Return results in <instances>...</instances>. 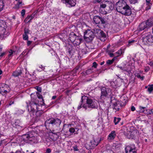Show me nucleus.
Listing matches in <instances>:
<instances>
[{
    "label": "nucleus",
    "instance_id": "6e6d98bb",
    "mask_svg": "<svg viewBox=\"0 0 153 153\" xmlns=\"http://www.w3.org/2000/svg\"><path fill=\"white\" fill-rule=\"evenodd\" d=\"M51 152V149L49 148H48L47 149L46 152L45 153H50Z\"/></svg>",
    "mask_w": 153,
    "mask_h": 153
},
{
    "label": "nucleus",
    "instance_id": "a878e982",
    "mask_svg": "<svg viewBox=\"0 0 153 153\" xmlns=\"http://www.w3.org/2000/svg\"><path fill=\"white\" fill-rule=\"evenodd\" d=\"M125 135L129 139H131V131L127 130V131L124 132Z\"/></svg>",
    "mask_w": 153,
    "mask_h": 153
},
{
    "label": "nucleus",
    "instance_id": "ea45409f",
    "mask_svg": "<svg viewBox=\"0 0 153 153\" xmlns=\"http://www.w3.org/2000/svg\"><path fill=\"white\" fill-rule=\"evenodd\" d=\"M37 96L38 97V98L39 99H42V100H43V99H42V96L39 93H38V92H37L36 93Z\"/></svg>",
    "mask_w": 153,
    "mask_h": 153
},
{
    "label": "nucleus",
    "instance_id": "3c124183",
    "mask_svg": "<svg viewBox=\"0 0 153 153\" xmlns=\"http://www.w3.org/2000/svg\"><path fill=\"white\" fill-rule=\"evenodd\" d=\"M73 149L74 151H78L79 149L77 148V146H75L73 147Z\"/></svg>",
    "mask_w": 153,
    "mask_h": 153
},
{
    "label": "nucleus",
    "instance_id": "e433bc0d",
    "mask_svg": "<svg viewBox=\"0 0 153 153\" xmlns=\"http://www.w3.org/2000/svg\"><path fill=\"white\" fill-rule=\"evenodd\" d=\"M24 34H29L30 33V30L28 29L25 28L24 29Z\"/></svg>",
    "mask_w": 153,
    "mask_h": 153
},
{
    "label": "nucleus",
    "instance_id": "603ef678",
    "mask_svg": "<svg viewBox=\"0 0 153 153\" xmlns=\"http://www.w3.org/2000/svg\"><path fill=\"white\" fill-rule=\"evenodd\" d=\"M137 77L139 78H140L142 80H143V79L144 77L141 76L140 75H137Z\"/></svg>",
    "mask_w": 153,
    "mask_h": 153
},
{
    "label": "nucleus",
    "instance_id": "f704fd0d",
    "mask_svg": "<svg viewBox=\"0 0 153 153\" xmlns=\"http://www.w3.org/2000/svg\"><path fill=\"white\" fill-rule=\"evenodd\" d=\"M117 67L119 68L121 70H123L124 71H126L128 73L129 72V71L127 69H126L124 67L119 66H118Z\"/></svg>",
    "mask_w": 153,
    "mask_h": 153
},
{
    "label": "nucleus",
    "instance_id": "09e8293b",
    "mask_svg": "<svg viewBox=\"0 0 153 153\" xmlns=\"http://www.w3.org/2000/svg\"><path fill=\"white\" fill-rule=\"evenodd\" d=\"M25 9H23L21 11V15L22 16H24L25 14Z\"/></svg>",
    "mask_w": 153,
    "mask_h": 153
},
{
    "label": "nucleus",
    "instance_id": "9b49d317",
    "mask_svg": "<svg viewBox=\"0 0 153 153\" xmlns=\"http://www.w3.org/2000/svg\"><path fill=\"white\" fill-rule=\"evenodd\" d=\"M110 98H111V101H110V106H112V108L114 109H115L117 110H117H118L119 109L118 108H117V104L116 102V100H114V98L112 96H111V95L110 94Z\"/></svg>",
    "mask_w": 153,
    "mask_h": 153
},
{
    "label": "nucleus",
    "instance_id": "338daca9",
    "mask_svg": "<svg viewBox=\"0 0 153 153\" xmlns=\"http://www.w3.org/2000/svg\"><path fill=\"white\" fill-rule=\"evenodd\" d=\"M150 1L151 0H146V4L148 3L147 4H149V3H150Z\"/></svg>",
    "mask_w": 153,
    "mask_h": 153
},
{
    "label": "nucleus",
    "instance_id": "4c0bfd02",
    "mask_svg": "<svg viewBox=\"0 0 153 153\" xmlns=\"http://www.w3.org/2000/svg\"><path fill=\"white\" fill-rule=\"evenodd\" d=\"M23 39L25 40H27L28 39V36L27 35L24 34L23 35Z\"/></svg>",
    "mask_w": 153,
    "mask_h": 153
},
{
    "label": "nucleus",
    "instance_id": "8fccbe9b",
    "mask_svg": "<svg viewBox=\"0 0 153 153\" xmlns=\"http://www.w3.org/2000/svg\"><path fill=\"white\" fill-rule=\"evenodd\" d=\"M97 66V64L96 62H94L93 63V65L92 67H94L95 68H96Z\"/></svg>",
    "mask_w": 153,
    "mask_h": 153
},
{
    "label": "nucleus",
    "instance_id": "bb28decb",
    "mask_svg": "<svg viewBox=\"0 0 153 153\" xmlns=\"http://www.w3.org/2000/svg\"><path fill=\"white\" fill-rule=\"evenodd\" d=\"M22 72L21 70H18L13 72V75L15 77H17L19 75H20Z\"/></svg>",
    "mask_w": 153,
    "mask_h": 153
},
{
    "label": "nucleus",
    "instance_id": "0e129e2a",
    "mask_svg": "<svg viewBox=\"0 0 153 153\" xmlns=\"http://www.w3.org/2000/svg\"><path fill=\"white\" fill-rule=\"evenodd\" d=\"M39 68H41L42 70H44V68L43 67V66H42V65H41V66H39Z\"/></svg>",
    "mask_w": 153,
    "mask_h": 153
},
{
    "label": "nucleus",
    "instance_id": "4d7b16f0",
    "mask_svg": "<svg viewBox=\"0 0 153 153\" xmlns=\"http://www.w3.org/2000/svg\"><path fill=\"white\" fill-rule=\"evenodd\" d=\"M51 133H52L53 134L57 135V134L58 133H59V132H54L55 131L54 130H52V131H51Z\"/></svg>",
    "mask_w": 153,
    "mask_h": 153
},
{
    "label": "nucleus",
    "instance_id": "4be33fe9",
    "mask_svg": "<svg viewBox=\"0 0 153 153\" xmlns=\"http://www.w3.org/2000/svg\"><path fill=\"white\" fill-rule=\"evenodd\" d=\"M82 41V39L80 37L78 36L73 43L76 46L78 45L81 43Z\"/></svg>",
    "mask_w": 153,
    "mask_h": 153
},
{
    "label": "nucleus",
    "instance_id": "5701e85b",
    "mask_svg": "<svg viewBox=\"0 0 153 153\" xmlns=\"http://www.w3.org/2000/svg\"><path fill=\"white\" fill-rule=\"evenodd\" d=\"M94 33L96 36L97 37L100 34V33L102 32V30L100 29L95 28L93 29Z\"/></svg>",
    "mask_w": 153,
    "mask_h": 153
},
{
    "label": "nucleus",
    "instance_id": "ddd939ff",
    "mask_svg": "<svg viewBox=\"0 0 153 153\" xmlns=\"http://www.w3.org/2000/svg\"><path fill=\"white\" fill-rule=\"evenodd\" d=\"M143 40L146 42L147 43H153V36L151 34H149L143 39Z\"/></svg>",
    "mask_w": 153,
    "mask_h": 153
},
{
    "label": "nucleus",
    "instance_id": "c9c22d12",
    "mask_svg": "<svg viewBox=\"0 0 153 153\" xmlns=\"http://www.w3.org/2000/svg\"><path fill=\"white\" fill-rule=\"evenodd\" d=\"M146 4L147 7H146V10H148L151 9V7L152 5L151 3H149V4Z\"/></svg>",
    "mask_w": 153,
    "mask_h": 153
},
{
    "label": "nucleus",
    "instance_id": "20e7f679",
    "mask_svg": "<svg viewBox=\"0 0 153 153\" xmlns=\"http://www.w3.org/2000/svg\"><path fill=\"white\" fill-rule=\"evenodd\" d=\"M35 134L34 132H30L27 134H24L22 136V139L25 142H28V141H33V140L36 139L33 134Z\"/></svg>",
    "mask_w": 153,
    "mask_h": 153
},
{
    "label": "nucleus",
    "instance_id": "a211bd4d",
    "mask_svg": "<svg viewBox=\"0 0 153 153\" xmlns=\"http://www.w3.org/2000/svg\"><path fill=\"white\" fill-rule=\"evenodd\" d=\"M149 27L147 25V23L146 22H143L141 23L139 26V30H144L145 28Z\"/></svg>",
    "mask_w": 153,
    "mask_h": 153
},
{
    "label": "nucleus",
    "instance_id": "412c9836",
    "mask_svg": "<svg viewBox=\"0 0 153 153\" xmlns=\"http://www.w3.org/2000/svg\"><path fill=\"white\" fill-rule=\"evenodd\" d=\"M100 17L99 16H95L93 18V21L96 24H99L100 22Z\"/></svg>",
    "mask_w": 153,
    "mask_h": 153
},
{
    "label": "nucleus",
    "instance_id": "cd10ccee",
    "mask_svg": "<svg viewBox=\"0 0 153 153\" xmlns=\"http://www.w3.org/2000/svg\"><path fill=\"white\" fill-rule=\"evenodd\" d=\"M105 1H103L100 3V10L101 8H105L106 7L107 5H108L107 4H106V2Z\"/></svg>",
    "mask_w": 153,
    "mask_h": 153
},
{
    "label": "nucleus",
    "instance_id": "9d476101",
    "mask_svg": "<svg viewBox=\"0 0 153 153\" xmlns=\"http://www.w3.org/2000/svg\"><path fill=\"white\" fill-rule=\"evenodd\" d=\"M136 148L134 145L128 146L125 149L126 153H137Z\"/></svg>",
    "mask_w": 153,
    "mask_h": 153
},
{
    "label": "nucleus",
    "instance_id": "f257e3e1",
    "mask_svg": "<svg viewBox=\"0 0 153 153\" xmlns=\"http://www.w3.org/2000/svg\"><path fill=\"white\" fill-rule=\"evenodd\" d=\"M117 4L116 10L119 13L126 16L131 14V9L125 1L118 2Z\"/></svg>",
    "mask_w": 153,
    "mask_h": 153
},
{
    "label": "nucleus",
    "instance_id": "bf43d9fd",
    "mask_svg": "<svg viewBox=\"0 0 153 153\" xmlns=\"http://www.w3.org/2000/svg\"><path fill=\"white\" fill-rule=\"evenodd\" d=\"M131 109V111H134L135 110V108L134 106H132Z\"/></svg>",
    "mask_w": 153,
    "mask_h": 153
},
{
    "label": "nucleus",
    "instance_id": "f3484780",
    "mask_svg": "<svg viewBox=\"0 0 153 153\" xmlns=\"http://www.w3.org/2000/svg\"><path fill=\"white\" fill-rule=\"evenodd\" d=\"M63 3L68 4L71 6H74L76 4L75 0H63Z\"/></svg>",
    "mask_w": 153,
    "mask_h": 153
},
{
    "label": "nucleus",
    "instance_id": "f8f14e48",
    "mask_svg": "<svg viewBox=\"0 0 153 153\" xmlns=\"http://www.w3.org/2000/svg\"><path fill=\"white\" fill-rule=\"evenodd\" d=\"M139 109L140 112L143 113L147 115L151 114V109H147L146 107L140 106Z\"/></svg>",
    "mask_w": 153,
    "mask_h": 153
},
{
    "label": "nucleus",
    "instance_id": "864d4df0",
    "mask_svg": "<svg viewBox=\"0 0 153 153\" xmlns=\"http://www.w3.org/2000/svg\"><path fill=\"white\" fill-rule=\"evenodd\" d=\"M122 51L121 50H119L116 52V53L118 55H121L122 53Z\"/></svg>",
    "mask_w": 153,
    "mask_h": 153
},
{
    "label": "nucleus",
    "instance_id": "6e6552de",
    "mask_svg": "<svg viewBox=\"0 0 153 153\" xmlns=\"http://www.w3.org/2000/svg\"><path fill=\"white\" fill-rule=\"evenodd\" d=\"M61 121L59 119L51 118L47 120L45 123L47 124H52V125H56L59 126L61 124Z\"/></svg>",
    "mask_w": 153,
    "mask_h": 153
},
{
    "label": "nucleus",
    "instance_id": "7c9ffc66",
    "mask_svg": "<svg viewBox=\"0 0 153 153\" xmlns=\"http://www.w3.org/2000/svg\"><path fill=\"white\" fill-rule=\"evenodd\" d=\"M4 6V5L3 0H0V11L3 10Z\"/></svg>",
    "mask_w": 153,
    "mask_h": 153
},
{
    "label": "nucleus",
    "instance_id": "6ab92c4d",
    "mask_svg": "<svg viewBox=\"0 0 153 153\" xmlns=\"http://www.w3.org/2000/svg\"><path fill=\"white\" fill-rule=\"evenodd\" d=\"M43 113V111H36V121H38V120H39V117L41 116L42 114Z\"/></svg>",
    "mask_w": 153,
    "mask_h": 153
},
{
    "label": "nucleus",
    "instance_id": "dca6fc26",
    "mask_svg": "<svg viewBox=\"0 0 153 153\" xmlns=\"http://www.w3.org/2000/svg\"><path fill=\"white\" fill-rule=\"evenodd\" d=\"M101 41H104L106 37V35L105 33L102 30V32L100 33V34L97 37Z\"/></svg>",
    "mask_w": 153,
    "mask_h": 153
},
{
    "label": "nucleus",
    "instance_id": "72a5a7b5",
    "mask_svg": "<svg viewBox=\"0 0 153 153\" xmlns=\"http://www.w3.org/2000/svg\"><path fill=\"white\" fill-rule=\"evenodd\" d=\"M92 72V68H90L86 70L85 73V75H87L91 74Z\"/></svg>",
    "mask_w": 153,
    "mask_h": 153
},
{
    "label": "nucleus",
    "instance_id": "39448f33",
    "mask_svg": "<svg viewBox=\"0 0 153 153\" xmlns=\"http://www.w3.org/2000/svg\"><path fill=\"white\" fill-rule=\"evenodd\" d=\"M110 94L111 95V96H112V94L111 92V90L110 89L103 87L101 89L100 99L102 100H103L105 99V97H106L108 95H109L110 97Z\"/></svg>",
    "mask_w": 153,
    "mask_h": 153
},
{
    "label": "nucleus",
    "instance_id": "f03ea898",
    "mask_svg": "<svg viewBox=\"0 0 153 153\" xmlns=\"http://www.w3.org/2000/svg\"><path fill=\"white\" fill-rule=\"evenodd\" d=\"M82 102H84L85 100H86V104L88 105V107L89 108H97L98 105L97 101L94 99H92L90 97H88L86 96H83L81 98Z\"/></svg>",
    "mask_w": 153,
    "mask_h": 153
},
{
    "label": "nucleus",
    "instance_id": "4468645a",
    "mask_svg": "<svg viewBox=\"0 0 153 153\" xmlns=\"http://www.w3.org/2000/svg\"><path fill=\"white\" fill-rule=\"evenodd\" d=\"M106 4H107V6L108 7V8L106 10L108 12L114 9V5L110 1L106 0Z\"/></svg>",
    "mask_w": 153,
    "mask_h": 153
},
{
    "label": "nucleus",
    "instance_id": "b1692460",
    "mask_svg": "<svg viewBox=\"0 0 153 153\" xmlns=\"http://www.w3.org/2000/svg\"><path fill=\"white\" fill-rule=\"evenodd\" d=\"M146 22L149 27L152 26L153 25V18H151L148 19L146 21Z\"/></svg>",
    "mask_w": 153,
    "mask_h": 153
},
{
    "label": "nucleus",
    "instance_id": "a19ab883",
    "mask_svg": "<svg viewBox=\"0 0 153 153\" xmlns=\"http://www.w3.org/2000/svg\"><path fill=\"white\" fill-rule=\"evenodd\" d=\"M69 131L72 134L73 133H74L75 132V129L73 128H71L69 129Z\"/></svg>",
    "mask_w": 153,
    "mask_h": 153
},
{
    "label": "nucleus",
    "instance_id": "2eb2a0df",
    "mask_svg": "<svg viewBox=\"0 0 153 153\" xmlns=\"http://www.w3.org/2000/svg\"><path fill=\"white\" fill-rule=\"evenodd\" d=\"M78 36H76V34L74 32H72L70 34L69 39L71 42L73 43Z\"/></svg>",
    "mask_w": 153,
    "mask_h": 153
},
{
    "label": "nucleus",
    "instance_id": "de8ad7c7",
    "mask_svg": "<svg viewBox=\"0 0 153 153\" xmlns=\"http://www.w3.org/2000/svg\"><path fill=\"white\" fill-rule=\"evenodd\" d=\"M8 92L7 91L6 89H4V88H2V93H3L4 94H7Z\"/></svg>",
    "mask_w": 153,
    "mask_h": 153
},
{
    "label": "nucleus",
    "instance_id": "393cba45",
    "mask_svg": "<svg viewBox=\"0 0 153 153\" xmlns=\"http://www.w3.org/2000/svg\"><path fill=\"white\" fill-rule=\"evenodd\" d=\"M34 15H31L30 16H27L25 18L24 20V22L26 23L29 22L30 20H31L34 18Z\"/></svg>",
    "mask_w": 153,
    "mask_h": 153
},
{
    "label": "nucleus",
    "instance_id": "58836bf2",
    "mask_svg": "<svg viewBox=\"0 0 153 153\" xmlns=\"http://www.w3.org/2000/svg\"><path fill=\"white\" fill-rule=\"evenodd\" d=\"M100 20H101L100 22H101V24H105V21L104 18L100 17Z\"/></svg>",
    "mask_w": 153,
    "mask_h": 153
},
{
    "label": "nucleus",
    "instance_id": "a18cd8bd",
    "mask_svg": "<svg viewBox=\"0 0 153 153\" xmlns=\"http://www.w3.org/2000/svg\"><path fill=\"white\" fill-rule=\"evenodd\" d=\"M8 85L5 84H2L1 85V88H4V87H8Z\"/></svg>",
    "mask_w": 153,
    "mask_h": 153
},
{
    "label": "nucleus",
    "instance_id": "c756f323",
    "mask_svg": "<svg viewBox=\"0 0 153 153\" xmlns=\"http://www.w3.org/2000/svg\"><path fill=\"white\" fill-rule=\"evenodd\" d=\"M16 1H18V3L15 6V8L16 9H19L20 7V5L22 4V1H20V0H16Z\"/></svg>",
    "mask_w": 153,
    "mask_h": 153
},
{
    "label": "nucleus",
    "instance_id": "49530a36",
    "mask_svg": "<svg viewBox=\"0 0 153 153\" xmlns=\"http://www.w3.org/2000/svg\"><path fill=\"white\" fill-rule=\"evenodd\" d=\"M108 54L111 57H112L114 56V54L113 53H110V51H107Z\"/></svg>",
    "mask_w": 153,
    "mask_h": 153
},
{
    "label": "nucleus",
    "instance_id": "1a4fd4ad",
    "mask_svg": "<svg viewBox=\"0 0 153 153\" xmlns=\"http://www.w3.org/2000/svg\"><path fill=\"white\" fill-rule=\"evenodd\" d=\"M7 25L6 22L4 21L0 20V27L1 30V34L3 36H5L7 34V32L6 31Z\"/></svg>",
    "mask_w": 153,
    "mask_h": 153
},
{
    "label": "nucleus",
    "instance_id": "aec40b11",
    "mask_svg": "<svg viewBox=\"0 0 153 153\" xmlns=\"http://www.w3.org/2000/svg\"><path fill=\"white\" fill-rule=\"evenodd\" d=\"M116 136V133L115 131H112L110 134L109 135L108 137V139L109 140H113Z\"/></svg>",
    "mask_w": 153,
    "mask_h": 153
},
{
    "label": "nucleus",
    "instance_id": "c03bdc74",
    "mask_svg": "<svg viewBox=\"0 0 153 153\" xmlns=\"http://www.w3.org/2000/svg\"><path fill=\"white\" fill-rule=\"evenodd\" d=\"M113 62L111 60H108L107 61L106 63L108 65H111L113 63Z\"/></svg>",
    "mask_w": 153,
    "mask_h": 153
},
{
    "label": "nucleus",
    "instance_id": "473e14b6",
    "mask_svg": "<svg viewBox=\"0 0 153 153\" xmlns=\"http://www.w3.org/2000/svg\"><path fill=\"white\" fill-rule=\"evenodd\" d=\"M120 120L121 119L120 118H117L116 117H114V121L115 124H117Z\"/></svg>",
    "mask_w": 153,
    "mask_h": 153
},
{
    "label": "nucleus",
    "instance_id": "5fc2aeb1",
    "mask_svg": "<svg viewBox=\"0 0 153 153\" xmlns=\"http://www.w3.org/2000/svg\"><path fill=\"white\" fill-rule=\"evenodd\" d=\"M134 40H132L131 41H129L128 42V46H130L131 43H134Z\"/></svg>",
    "mask_w": 153,
    "mask_h": 153
},
{
    "label": "nucleus",
    "instance_id": "7ed1b4c3",
    "mask_svg": "<svg viewBox=\"0 0 153 153\" xmlns=\"http://www.w3.org/2000/svg\"><path fill=\"white\" fill-rule=\"evenodd\" d=\"M84 33V39L88 42H91L94 38L95 35L94 32L90 30H86Z\"/></svg>",
    "mask_w": 153,
    "mask_h": 153
},
{
    "label": "nucleus",
    "instance_id": "423d86ee",
    "mask_svg": "<svg viewBox=\"0 0 153 153\" xmlns=\"http://www.w3.org/2000/svg\"><path fill=\"white\" fill-rule=\"evenodd\" d=\"M37 105L34 102H30L28 105L27 104L28 111L30 114L34 115L36 110L38 108Z\"/></svg>",
    "mask_w": 153,
    "mask_h": 153
},
{
    "label": "nucleus",
    "instance_id": "69168bd1",
    "mask_svg": "<svg viewBox=\"0 0 153 153\" xmlns=\"http://www.w3.org/2000/svg\"><path fill=\"white\" fill-rule=\"evenodd\" d=\"M149 65H150L151 66H153V62H150L149 63Z\"/></svg>",
    "mask_w": 153,
    "mask_h": 153
},
{
    "label": "nucleus",
    "instance_id": "c85d7f7f",
    "mask_svg": "<svg viewBox=\"0 0 153 153\" xmlns=\"http://www.w3.org/2000/svg\"><path fill=\"white\" fill-rule=\"evenodd\" d=\"M137 131L134 130L131 131V139H133L137 134Z\"/></svg>",
    "mask_w": 153,
    "mask_h": 153
},
{
    "label": "nucleus",
    "instance_id": "0eeeda50",
    "mask_svg": "<svg viewBox=\"0 0 153 153\" xmlns=\"http://www.w3.org/2000/svg\"><path fill=\"white\" fill-rule=\"evenodd\" d=\"M100 140V139L98 138L95 140L94 139L93 140L91 141L89 144H86V148L88 149H93L94 147L97 146Z\"/></svg>",
    "mask_w": 153,
    "mask_h": 153
},
{
    "label": "nucleus",
    "instance_id": "79ce46f5",
    "mask_svg": "<svg viewBox=\"0 0 153 153\" xmlns=\"http://www.w3.org/2000/svg\"><path fill=\"white\" fill-rule=\"evenodd\" d=\"M14 51H13L12 50H10V51H9V53L10 54L8 55V57L10 58V57H11L12 56V55L13 52Z\"/></svg>",
    "mask_w": 153,
    "mask_h": 153
},
{
    "label": "nucleus",
    "instance_id": "13d9d810",
    "mask_svg": "<svg viewBox=\"0 0 153 153\" xmlns=\"http://www.w3.org/2000/svg\"><path fill=\"white\" fill-rule=\"evenodd\" d=\"M83 103V102H82V101H81V103L80 104V105H79L78 106V107H77L78 109H80L81 108V106H82V104Z\"/></svg>",
    "mask_w": 153,
    "mask_h": 153
},
{
    "label": "nucleus",
    "instance_id": "e2e57ef3",
    "mask_svg": "<svg viewBox=\"0 0 153 153\" xmlns=\"http://www.w3.org/2000/svg\"><path fill=\"white\" fill-rule=\"evenodd\" d=\"M0 93L2 95H4V94L3 93H2V88L1 87H0Z\"/></svg>",
    "mask_w": 153,
    "mask_h": 153
},
{
    "label": "nucleus",
    "instance_id": "774afa93",
    "mask_svg": "<svg viewBox=\"0 0 153 153\" xmlns=\"http://www.w3.org/2000/svg\"><path fill=\"white\" fill-rule=\"evenodd\" d=\"M13 103H14V102L11 101L10 102V103H9V105H12V104H13Z\"/></svg>",
    "mask_w": 153,
    "mask_h": 153
},
{
    "label": "nucleus",
    "instance_id": "680f3d73",
    "mask_svg": "<svg viewBox=\"0 0 153 153\" xmlns=\"http://www.w3.org/2000/svg\"><path fill=\"white\" fill-rule=\"evenodd\" d=\"M117 59V56H115L112 60H111L113 62L116 59Z\"/></svg>",
    "mask_w": 153,
    "mask_h": 153
},
{
    "label": "nucleus",
    "instance_id": "2f4dec72",
    "mask_svg": "<svg viewBox=\"0 0 153 153\" xmlns=\"http://www.w3.org/2000/svg\"><path fill=\"white\" fill-rule=\"evenodd\" d=\"M153 90V84L149 85V87L148 88V91L151 93Z\"/></svg>",
    "mask_w": 153,
    "mask_h": 153
},
{
    "label": "nucleus",
    "instance_id": "052dcab7",
    "mask_svg": "<svg viewBox=\"0 0 153 153\" xmlns=\"http://www.w3.org/2000/svg\"><path fill=\"white\" fill-rule=\"evenodd\" d=\"M32 43V42L30 41H28L27 42V45L28 46L29 45Z\"/></svg>",
    "mask_w": 153,
    "mask_h": 153
},
{
    "label": "nucleus",
    "instance_id": "37998d69",
    "mask_svg": "<svg viewBox=\"0 0 153 153\" xmlns=\"http://www.w3.org/2000/svg\"><path fill=\"white\" fill-rule=\"evenodd\" d=\"M35 88L38 91H39L40 92H41L42 89L40 87H39L38 86H36L35 87Z\"/></svg>",
    "mask_w": 153,
    "mask_h": 153
}]
</instances>
